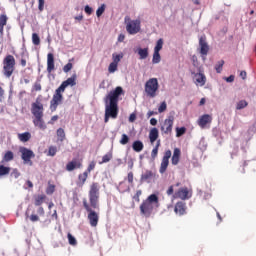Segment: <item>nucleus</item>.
<instances>
[{
    "label": "nucleus",
    "instance_id": "1",
    "mask_svg": "<svg viewBox=\"0 0 256 256\" xmlns=\"http://www.w3.org/2000/svg\"><path fill=\"white\" fill-rule=\"evenodd\" d=\"M123 95V88L117 86L105 96V117L104 123H109V119H117L119 115V97Z\"/></svg>",
    "mask_w": 256,
    "mask_h": 256
},
{
    "label": "nucleus",
    "instance_id": "2",
    "mask_svg": "<svg viewBox=\"0 0 256 256\" xmlns=\"http://www.w3.org/2000/svg\"><path fill=\"white\" fill-rule=\"evenodd\" d=\"M159 196L157 194L149 195L140 205V213L143 217L149 218L153 215L155 209H159Z\"/></svg>",
    "mask_w": 256,
    "mask_h": 256
},
{
    "label": "nucleus",
    "instance_id": "3",
    "mask_svg": "<svg viewBox=\"0 0 256 256\" xmlns=\"http://www.w3.org/2000/svg\"><path fill=\"white\" fill-rule=\"evenodd\" d=\"M44 111L45 109L43 108V103L39 101L32 103L31 113L34 117V127H38V129H41L42 131H45V129H47V124H45V120H43Z\"/></svg>",
    "mask_w": 256,
    "mask_h": 256
},
{
    "label": "nucleus",
    "instance_id": "4",
    "mask_svg": "<svg viewBox=\"0 0 256 256\" xmlns=\"http://www.w3.org/2000/svg\"><path fill=\"white\" fill-rule=\"evenodd\" d=\"M101 187L99 186V183L93 182L90 185V190L88 192L89 197V203L93 209H96V211H99V189Z\"/></svg>",
    "mask_w": 256,
    "mask_h": 256
},
{
    "label": "nucleus",
    "instance_id": "5",
    "mask_svg": "<svg viewBox=\"0 0 256 256\" xmlns=\"http://www.w3.org/2000/svg\"><path fill=\"white\" fill-rule=\"evenodd\" d=\"M3 65V75L7 79H11L13 73H15V57L11 54L6 55L2 62Z\"/></svg>",
    "mask_w": 256,
    "mask_h": 256
},
{
    "label": "nucleus",
    "instance_id": "6",
    "mask_svg": "<svg viewBox=\"0 0 256 256\" xmlns=\"http://www.w3.org/2000/svg\"><path fill=\"white\" fill-rule=\"evenodd\" d=\"M83 207L88 213V221L91 227H97V225L99 224V213L93 210V206H91V204L87 202V199H83Z\"/></svg>",
    "mask_w": 256,
    "mask_h": 256
},
{
    "label": "nucleus",
    "instance_id": "7",
    "mask_svg": "<svg viewBox=\"0 0 256 256\" xmlns=\"http://www.w3.org/2000/svg\"><path fill=\"white\" fill-rule=\"evenodd\" d=\"M124 22L126 23V31L129 35H137L141 31V20H131L129 16H126Z\"/></svg>",
    "mask_w": 256,
    "mask_h": 256
},
{
    "label": "nucleus",
    "instance_id": "8",
    "mask_svg": "<svg viewBox=\"0 0 256 256\" xmlns=\"http://www.w3.org/2000/svg\"><path fill=\"white\" fill-rule=\"evenodd\" d=\"M157 91H159V81L157 78H150L145 83V93L148 97H157Z\"/></svg>",
    "mask_w": 256,
    "mask_h": 256
},
{
    "label": "nucleus",
    "instance_id": "9",
    "mask_svg": "<svg viewBox=\"0 0 256 256\" xmlns=\"http://www.w3.org/2000/svg\"><path fill=\"white\" fill-rule=\"evenodd\" d=\"M63 93L64 91L61 90V88H57L55 90V93L53 94V97L50 101V110L53 112L57 111V107L63 103Z\"/></svg>",
    "mask_w": 256,
    "mask_h": 256
},
{
    "label": "nucleus",
    "instance_id": "10",
    "mask_svg": "<svg viewBox=\"0 0 256 256\" xmlns=\"http://www.w3.org/2000/svg\"><path fill=\"white\" fill-rule=\"evenodd\" d=\"M173 123H175V117L172 115L168 116L163 123H161L160 131L162 135H171V133H173Z\"/></svg>",
    "mask_w": 256,
    "mask_h": 256
},
{
    "label": "nucleus",
    "instance_id": "11",
    "mask_svg": "<svg viewBox=\"0 0 256 256\" xmlns=\"http://www.w3.org/2000/svg\"><path fill=\"white\" fill-rule=\"evenodd\" d=\"M47 199V196L45 194L38 195L34 199V205L38 207L37 214L40 217H45V209L43 208V203H45V200Z\"/></svg>",
    "mask_w": 256,
    "mask_h": 256
},
{
    "label": "nucleus",
    "instance_id": "12",
    "mask_svg": "<svg viewBox=\"0 0 256 256\" xmlns=\"http://www.w3.org/2000/svg\"><path fill=\"white\" fill-rule=\"evenodd\" d=\"M20 153H21V159L24 161V163H29L30 165H33V162L31 159H34L35 153L33 150L25 147L20 148Z\"/></svg>",
    "mask_w": 256,
    "mask_h": 256
},
{
    "label": "nucleus",
    "instance_id": "13",
    "mask_svg": "<svg viewBox=\"0 0 256 256\" xmlns=\"http://www.w3.org/2000/svg\"><path fill=\"white\" fill-rule=\"evenodd\" d=\"M171 150H166L164 152V156L162 157L159 173L163 175L167 171V167H169V160L171 159Z\"/></svg>",
    "mask_w": 256,
    "mask_h": 256
},
{
    "label": "nucleus",
    "instance_id": "14",
    "mask_svg": "<svg viewBox=\"0 0 256 256\" xmlns=\"http://www.w3.org/2000/svg\"><path fill=\"white\" fill-rule=\"evenodd\" d=\"M173 199H181L182 201H187V199H191V192H189V188L182 187L178 189L174 193Z\"/></svg>",
    "mask_w": 256,
    "mask_h": 256
},
{
    "label": "nucleus",
    "instance_id": "15",
    "mask_svg": "<svg viewBox=\"0 0 256 256\" xmlns=\"http://www.w3.org/2000/svg\"><path fill=\"white\" fill-rule=\"evenodd\" d=\"M83 167V160L74 158L72 161L66 164V171H75V169H81Z\"/></svg>",
    "mask_w": 256,
    "mask_h": 256
},
{
    "label": "nucleus",
    "instance_id": "16",
    "mask_svg": "<svg viewBox=\"0 0 256 256\" xmlns=\"http://www.w3.org/2000/svg\"><path fill=\"white\" fill-rule=\"evenodd\" d=\"M75 85H77V74H73L70 78L63 81L58 88L65 92L66 87H75Z\"/></svg>",
    "mask_w": 256,
    "mask_h": 256
},
{
    "label": "nucleus",
    "instance_id": "17",
    "mask_svg": "<svg viewBox=\"0 0 256 256\" xmlns=\"http://www.w3.org/2000/svg\"><path fill=\"white\" fill-rule=\"evenodd\" d=\"M213 117L209 114H204L198 119V125L201 129H205L207 125H211Z\"/></svg>",
    "mask_w": 256,
    "mask_h": 256
},
{
    "label": "nucleus",
    "instance_id": "18",
    "mask_svg": "<svg viewBox=\"0 0 256 256\" xmlns=\"http://www.w3.org/2000/svg\"><path fill=\"white\" fill-rule=\"evenodd\" d=\"M199 45H200V54L202 57H207V54L209 53V45L207 44V40L205 37H200L199 39Z\"/></svg>",
    "mask_w": 256,
    "mask_h": 256
},
{
    "label": "nucleus",
    "instance_id": "19",
    "mask_svg": "<svg viewBox=\"0 0 256 256\" xmlns=\"http://www.w3.org/2000/svg\"><path fill=\"white\" fill-rule=\"evenodd\" d=\"M194 83L199 87H204L207 83V77L202 72L194 74Z\"/></svg>",
    "mask_w": 256,
    "mask_h": 256
},
{
    "label": "nucleus",
    "instance_id": "20",
    "mask_svg": "<svg viewBox=\"0 0 256 256\" xmlns=\"http://www.w3.org/2000/svg\"><path fill=\"white\" fill-rule=\"evenodd\" d=\"M47 71L48 73L55 71V56H53V53L47 55Z\"/></svg>",
    "mask_w": 256,
    "mask_h": 256
},
{
    "label": "nucleus",
    "instance_id": "21",
    "mask_svg": "<svg viewBox=\"0 0 256 256\" xmlns=\"http://www.w3.org/2000/svg\"><path fill=\"white\" fill-rule=\"evenodd\" d=\"M179 161H181V149L175 148L171 158V163L172 165H179Z\"/></svg>",
    "mask_w": 256,
    "mask_h": 256
},
{
    "label": "nucleus",
    "instance_id": "22",
    "mask_svg": "<svg viewBox=\"0 0 256 256\" xmlns=\"http://www.w3.org/2000/svg\"><path fill=\"white\" fill-rule=\"evenodd\" d=\"M174 211L177 215H185L186 213L185 202H177L175 205Z\"/></svg>",
    "mask_w": 256,
    "mask_h": 256
},
{
    "label": "nucleus",
    "instance_id": "23",
    "mask_svg": "<svg viewBox=\"0 0 256 256\" xmlns=\"http://www.w3.org/2000/svg\"><path fill=\"white\" fill-rule=\"evenodd\" d=\"M89 178V174L87 172L80 173L78 175V180H77V186L78 187H83L85 183H87V179Z\"/></svg>",
    "mask_w": 256,
    "mask_h": 256
},
{
    "label": "nucleus",
    "instance_id": "24",
    "mask_svg": "<svg viewBox=\"0 0 256 256\" xmlns=\"http://www.w3.org/2000/svg\"><path fill=\"white\" fill-rule=\"evenodd\" d=\"M144 147H145V145H143V142L141 140H136L132 144V149L136 153H141V151H143Z\"/></svg>",
    "mask_w": 256,
    "mask_h": 256
},
{
    "label": "nucleus",
    "instance_id": "25",
    "mask_svg": "<svg viewBox=\"0 0 256 256\" xmlns=\"http://www.w3.org/2000/svg\"><path fill=\"white\" fill-rule=\"evenodd\" d=\"M156 139H159V130L157 128H152L149 133L150 143H153Z\"/></svg>",
    "mask_w": 256,
    "mask_h": 256
},
{
    "label": "nucleus",
    "instance_id": "26",
    "mask_svg": "<svg viewBox=\"0 0 256 256\" xmlns=\"http://www.w3.org/2000/svg\"><path fill=\"white\" fill-rule=\"evenodd\" d=\"M138 55L141 60L149 57V48H138Z\"/></svg>",
    "mask_w": 256,
    "mask_h": 256
},
{
    "label": "nucleus",
    "instance_id": "27",
    "mask_svg": "<svg viewBox=\"0 0 256 256\" xmlns=\"http://www.w3.org/2000/svg\"><path fill=\"white\" fill-rule=\"evenodd\" d=\"M18 139L22 143H27V141H29L31 139V133L24 132V133L18 134Z\"/></svg>",
    "mask_w": 256,
    "mask_h": 256
},
{
    "label": "nucleus",
    "instance_id": "28",
    "mask_svg": "<svg viewBox=\"0 0 256 256\" xmlns=\"http://www.w3.org/2000/svg\"><path fill=\"white\" fill-rule=\"evenodd\" d=\"M56 135L58 137V141H61V143H63V141L66 139L65 130L63 128H58Z\"/></svg>",
    "mask_w": 256,
    "mask_h": 256
},
{
    "label": "nucleus",
    "instance_id": "29",
    "mask_svg": "<svg viewBox=\"0 0 256 256\" xmlns=\"http://www.w3.org/2000/svg\"><path fill=\"white\" fill-rule=\"evenodd\" d=\"M15 159V155L11 151H7L3 156V161L5 163H9V161H13Z\"/></svg>",
    "mask_w": 256,
    "mask_h": 256
},
{
    "label": "nucleus",
    "instance_id": "30",
    "mask_svg": "<svg viewBox=\"0 0 256 256\" xmlns=\"http://www.w3.org/2000/svg\"><path fill=\"white\" fill-rule=\"evenodd\" d=\"M9 173H11V168L10 167L0 165V177H3L5 175H9Z\"/></svg>",
    "mask_w": 256,
    "mask_h": 256
},
{
    "label": "nucleus",
    "instance_id": "31",
    "mask_svg": "<svg viewBox=\"0 0 256 256\" xmlns=\"http://www.w3.org/2000/svg\"><path fill=\"white\" fill-rule=\"evenodd\" d=\"M113 159V153L108 152L102 157V161L99 162L100 165H103V163H109Z\"/></svg>",
    "mask_w": 256,
    "mask_h": 256
},
{
    "label": "nucleus",
    "instance_id": "32",
    "mask_svg": "<svg viewBox=\"0 0 256 256\" xmlns=\"http://www.w3.org/2000/svg\"><path fill=\"white\" fill-rule=\"evenodd\" d=\"M223 65H225L224 60H220V61L217 62V64L215 65L216 73H221V71H223Z\"/></svg>",
    "mask_w": 256,
    "mask_h": 256
},
{
    "label": "nucleus",
    "instance_id": "33",
    "mask_svg": "<svg viewBox=\"0 0 256 256\" xmlns=\"http://www.w3.org/2000/svg\"><path fill=\"white\" fill-rule=\"evenodd\" d=\"M247 105H249V103H247V101L245 100H240L237 105H236V109L238 111H241V109H245V107H247Z\"/></svg>",
    "mask_w": 256,
    "mask_h": 256
},
{
    "label": "nucleus",
    "instance_id": "34",
    "mask_svg": "<svg viewBox=\"0 0 256 256\" xmlns=\"http://www.w3.org/2000/svg\"><path fill=\"white\" fill-rule=\"evenodd\" d=\"M187 132V128L185 127H177L176 128V137H183V135H185V133Z\"/></svg>",
    "mask_w": 256,
    "mask_h": 256
},
{
    "label": "nucleus",
    "instance_id": "35",
    "mask_svg": "<svg viewBox=\"0 0 256 256\" xmlns=\"http://www.w3.org/2000/svg\"><path fill=\"white\" fill-rule=\"evenodd\" d=\"M32 43L33 45H41V38H39V34L37 33L32 34Z\"/></svg>",
    "mask_w": 256,
    "mask_h": 256
},
{
    "label": "nucleus",
    "instance_id": "36",
    "mask_svg": "<svg viewBox=\"0 0 256 256\" xmlns=\"http://www.w3.org/2000/svg\"><path fill=\"white\" fill-rule=\"evenodd\" d=\"M48 157H55L57 155V146H50L48 148Z\"/></svg>",
    "mask_w": 256,
    "mask_h": 256
},
{
    "label": "nucleus",
    "instance_id": "37",
    "mask_svg": "<svg viewBox=\"0 0 256 256\" xmlns=\"http://www.w3.org/2000/svg\"><path fill=\"white\" fill-rule=\"evenodd\" d=\"M152 63L154 64L161 63V54H159V52L154 51Z\"/></svg>",
    "mask_w": 256,
    "mask_h": 256
},
{
    "label": "nucleus",
    "instance_id": "38",
    "mask_svg": "<svg viewBox=\"0 0 256 256\" xmlns=\"http://www.w3.org/2000/svg\"><path fill=\"white\" fill-rule=\"evenodd\" d=\"M161 49H163V39L160 38L157 43H156V46L154 48V52H158L161 51Z\"/></svg>",
    "mask_w": 256,
    "mask_h": 256
},
{
    "label": "nucleus",
    "instance_id": "39",
    "mask_svg": "<svg viewBox=\"0 0 256 256\" xmlns=\"http://www.w3.org/2000/svg\"><path fill=\"white\" fill-rule=\"evenodd\" d=\"M112 59H113L112 63H116V65H119V61L123 59V54H113Z\"/></svg>",
    "mask_w": 256,
    "mask_h": 256
},
{
    "label": "nucleus",
    "instance_id": "40",
    "mask_svg": "<svg viewBox=\"0 0 256 256\" xmlns=\"http://www.w3.org/2000/svg\"><path fill=\"white\" fill-rule=\"evenodd\" d=\"M53 193H55V185L49 183L48 187L46 188V194L47 195H53Z\"/></svg>",
    "mask_w": 256,
    "mask_h": 256
},
{
    "label": "nucleus",
    "instance_id": "41",
    "mask_svg": "<svg viewBox=\"0 0 256 256\" xmlns=\"http://www.w3.org/2000/svg\"><path fill=\"white\" fill-rule=\"evenodd\" d=\"M10 177H13L14 179H19V177H21V172H19L17 168H14L10 173Z\"/></svg>",
    "mask_w": 256,
    "mask_h": 256
},
{
    "label": "nucleus",
    "instance_id": "42",
    "mask_svg": "<svg viewBox=\"0 0 256 256\" xmlns=\"http://www.w3.org/2000/svg\"><path fill=\"white\" fill-rule=\"evenodd\" d=\"M141 195H143V191L141 190H137L135 195L132 197V199H134V201H136V203H139L141 201Z\"/></svg>",
    "mask_w": 256,
    "mask_h": 256
},
{
    "label": "nucleus",
    "instance_id": "43",
    "mask_svg": "<svg viewBox=\"0 0 256 256\" xmlns=\"http://www.w3.org/2000/svg\"><path fill=\"white\" fill-rule=\"evenodd\" d=\"M151 177H153V172H151V171H146V172L142 175L141 179H142V181H148V179H151Z\"/></svg>",
    "mask_w": 256,
    "mask_h": 256
},
{
    "label": "nucleus",
    "instance_id": "44",
    "mask_svg": "<svg viewBox=\"0 0 256 256\" xmlns=\"http://www.w3.org/2000/svg\"><path fill=\"white\" fill-rule=\"evenodd\" d=\"M96 165L97 163L95 161L90 162L85 172L89 175V173L95 169Z\"/></svg>",
    "mask_w": 256,
    "mask_h": 256
},
{
    "label": "nucleus",
    "instance_id": "45",
    "mask_svg": "<svg viewBox=\"0 0 256 256\" xmlns=\"http://www.w3.org/2000/svg\"><path fill=\"white\" fill-rule=\"evenodd\" d=\"M118 65L119 64H116L115 62L110 63L108 67L109 73H115V71H117Z\"/></svg>",
    "mask_w": 256,
    "mask_h": 256
},
{
    "label": "nucleus",
    "instance_id": "46",
    "mask_svg": "<svg viewBox=\"0 0 256 256\" xmlns=\"http://www.w3.org/2000/svg\"><path fill=\"white\" fill-rule=\"evenodd\" d=\"M105 4H102L96 11V15L97 17H101V15H103V13H105Z\"/></svg>",
    "mask_w": 256,
    "mask_h": 256
},
{
    "label": "nucleus",
    "instance_id": "47",
    "mask_svg": "<svg viewBox=\"0 0 256 256\" xmlns=\"http://www.w3.org/2000/svg\"><path fill=\"white\" fill-rule=\"evenodd\" d=\"M127 143H129V136H127V134H122V137L120 139V144L127 145Z\"/></svg>",
    "mask_w": 256,
    "mask_h": 256
},
{
    "label": "nucleus",
    "instance_id": "48",
    "mask_svg": "<svg viewBox=\"0 0 256 256\" xmlns=\"http://www.w3.org/2000/svg\"><path fill=\"white\" fill-rule=\"evenodd\" d=\"M157 155H159V149H157V147H154L151 152V159L155 161V159H157Z\"/></svg>",
    "mask_w": 256,
    "mask_h": 256
},
{
    "label": "nucleus",
    "instance_id": "49",
    "mask_svg": "<svg viewBox=\"0 0 256 256\" xmlns=\"http://www.w3.org/2000/svg\"><path fill=\"white\" fill-rule=\"evenodd\" d=\"M7 15H5V14H2L1 16H0V26H4L5 27V25H7Z\"/></svg>",
    "mask_w": 256,
    "mask_h": 256
},
{
    "label": "nucleus",
    "instance_id": "50",
    "mask_svg": "<svg viewBox=\"0 0 256 256\" xmlns=\"http://www.w3.org/2000/svg\"><path fill=\"white\" fill-rule=\"evenodd\" d=\"M68 242L70 245H77V239H75L71 233H68Z\"/></svg>",
    "mask_w": 256,
    "mask_h": 256
},
{
    "label": "nucleus",
    "instance_id": "51",
    "mask_svg": "<svg viewBox=\"0 0 256 256\" xmlns=\"http://www.w3.org/2000/svg\"><path fill=\"white\" fill-rule=\"evenodd\" d=\"M164 111H167V103L162 102L158 108V113H164Z\"/></svg>",
    "mask_w": 256,
    "mask_h": 256
},
{
    "label": "nucleus",
    "instance_id": "52",
    "mask_svg": "<svg viewBox=\"0 0 256 256\" xmlns=\"http://www.w3.org/2000/svg\"><path fill=\"white\" fill-rule=\"evenodd\" d=\"M73 69V63L69 62L63 67L64 73H69Z\"/></svg>",
    "mask_w": 256,
    "mask_h": 256
},
{
    "label": "nucleus",
    "instance_id": "53",
    "mask_svg": "<svg viewBox=\"0 0 256 256\" xmlns=\"http://www.w3.org/2000/svg\"><path fill=\"white\" fill-rule=\"evenodd\" d=\"M29 219L32 223H37V221H40L39 215L34 213L30 215Z\"/></svg>",
    "mask_w": 256,
    "mask_h": 256
},
{
    "label": "nucleus",
    "instance_id": "54",
    "mask_svg": "<svg viewBox=\"0 0 256 256\" xmlns=\"http://www.w3.org/2000/svg\"><path fill=\"white\" fill-rule=\"evenodd\" d=\"M174 187L175 186H173V185L169 186V188L166 191V195H168V196L175 195V188Z\"/></svg>",
    "mask_w": 256,
    "mask_h": 256
},
{
    "label": "nucleus",
    "instance_id": "55",
    "mask_svg": "<svg viewBox=\"0 0 256 256\" xmlns=\"http://www.w3.org/2000/svg\"><path fill=\"white\" fill-rule=\"evenodd\" d=\"M38 9L40 12L45 9V0H38Z\"/></svg>",
    "mask_w": 256,
    "mask_h": 256
},
{
    "label": "nucleus",
    "instance_id": "56",
    "mask_svg": "<svg viewBox=\"0 0 256 256\" xmlns=\"http://www.w3.org/2000/svg\"><path fill=\"white\" fill-rule=\"evenodd\" d=\"M20 65L21 67H27V58H25L24 54L21 55Z\"/></svg>",
    "mask_w": 256,
    "mask_h": 256
},
{
    "label": "nucleus",
    "instance_id": "57",
    "mask_svg": "<svg viewBox=\"0 0 256 256\" xmlns=\"http://www.w3.org/2000/svg\"><path fill=\"white\" fill-rule=\"evenodd\" d=\"M55 121H59V115L52 116L50 121L48 122V124L49 125H55Z\"/></svg>",
    "mask_w": 256,
    "mask_h": 256
},
{
    "label": "nucleus",
    "instance_id": "58",
    "mask_svg": "<svg viewBox=\"0 0 256 256\" xmlns=\"http://www.w3.org/2000/svg\"><path fill=\"white\" fill-rule=\"evenodd\" d=\"M192 65L194 67H197V65H199V60L197 59V55L192 56Z\"/></svg>",
    "mask_w": 256,
    "mask_h": 256
},
{
    "label": "nucleus",
    "instance_id": "59",
    "mask_svg": "<svg viewBox=\"0 0 256 256\" xmlns=\"http://www.w3.org/2000/svg\"><path fill=\"white\" fill-rule=\"evenodd\" d=\"M224 79L227 83H233V81H235V76L230 75L229 77H225Z\"/></svg>",
    "mask_w": 256,
    "mask_h": 256
},
{
    "label": "nucleus",
    "instance_id": "60",
    "mask_svg": "<svg viewBox=\"0 0 256 256\" xmlns=\"http://www.w3.org/2000/svg\"><path fill=\"white\" fill-rule=\"evenodd\" d=\"M127 179L128 183H130V185H133V172L128 173Z\"/></svg>",
    "mask_w": 256,
    "mask_h": 256
},
{
    "label": "nucleus",
    "instance_id": "61",
    "mask_svg": "<svg viewBox=\"0 0 256 256\" xmlns=\"http://www.w3.org/2000/svg\"><path fill=\"white\" fill-rule=\"evenodd\" d=\"M84 11L87 13V15H91V13H93V8L90 6H85Z\"/></svg>",
    "mask_w": 256,
    "mask_h": 256
},
{
    "label": "nucleus",
    "instance_id": "62",
    "mask_svg": "<svg viewBox=\"0 0 256 256\" xmlns=\"http://www.w3.org/2000/svg\"><path fill=\"white\" fill-rule=\"evenodd\" d=\"M137 119V115L135 113L130 114L129 121L130 123H133Z\"/></svg>",
    "mask_w": 256,
    "mask_h": 256
},
{
    "label": "nucleus",
    "instance_id": "63",
    "mask_svg": "<svg viewBox=\"0 0 256 256\" xmlns=\"http://www.w3.org/2000/svg\"><path fill=\"white\" fill-rule=\"evenodd\" d=\"M34 91H41V84L35 83L34 84Z\"/></svg>",
    "mask_w": 256,
    "mask_h": 256
},
{
    "label": "nucleus",
    "instance_id": "64",
    "mask_svg": "<svg viewBox=\"0 0 256 256\" xmlns=\"http://www.w3.org/2000/svg\"><path fill=\"white\" fill-rule=\"evenodd\" d=\"M150 125H153V126L157 125V119L151 118L150 119Z\"/></svg>",
    "mask_w": 256,
    "mask_h": 256
}]
</instances>
